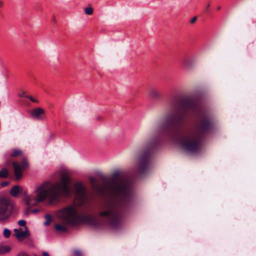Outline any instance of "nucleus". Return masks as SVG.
I'll return each instance as SVG.
<instances>
[{"label": "nucleus", "mask_w": 256, "mask_h": 256, "mask_svg": "<svg viewBox=\"0 0 256 256\" xmlns=\"http://www.w3.org/2000/svg\"><path fill=\"white\" fill-rule=\"evenodd\" d=\"M30 212H32V213H37V212H40V210H38V209H34V210H32Z\"/></svg>", "instance_id": "obj_26"}, {"label": "nucleus", "mask_w": 256, "mask_h": 256, "mask_svg": "<svg viewBox=\"0 0 256 256\" xmlns=\"http://www.w3.org/2000/svg\"><path fill=\"white\" fill-rule=\"evenodd\" d=\"M181 64L185 70H191L194 66L195 59L192 56H184L181 60Z\"/></svg>", "instance_id": "obj_8"}, {"label": "nucleus", "mask_w": 256, "mask_h": 256, "mask_svg": "<svg viewBox=\"0 0 256 256\" xmlns=\"http://www.w3.org/2000/svg\"><path fill=\"white\" fill-rule=\"evenodd\" d=\"M57 217L61 219L64 224L74 226L80 222H86L96 224V220L92 216L86 214H80L74 206H68L60 210Z\"/></svg>", "instance_id": "obj_4"}, {"label": "nucleus", "mask_w": 256, "mask_h": 256, "mask_svg": "<svg viewBox=\"0 0 256 256\" xmlns=\"http://www.w3.org/2000/svg\"><path fill=\"white\" fill-rule=\"evenodd\" d=\"M11 232L10 230L5 228L4 231V235L6 238H8L10 236Z\"/></svg>", "instance_id": "obj_21"}, {"label": "nucleus", "mask_w": 256, "mask_h": 256, "mask_svg": "<svg viewBox=\"0 0 256 256\" xmlns=\"http://www.w3.org/2000/svg\"><path fill=\"white\" fill-rule=\"evenodd\" d=\"M14 235L18 238H26L30 236V232L27 226H25V230L23 231L22 228L14 230Z\"/></svg>", "instance_id": "obj_10"}, {"label": "nucleus", "mask_w": 256, "mask_h": 256, "mask_svg": "<svg viewBox=\"0 0 256 256\" xmlns=\"http://www.w3.org/2000/svg\"><path fill=\"white\" fill-rule=\"evenodd\" d=\"M16 256H30L28 254L24 252H20Z\"/></svg>", "instance_id": "obj_24"}, {"label": "nucleus", "mask_w": 256, "mask_h": 256, "mask_svg": "<svg viewBox=\"0 0 256 256\" xmlns=\"http://www.w3.org/2000/svg\"><path fill=\"white\" fill-rule=\"evenodd\" d=\"M20 189L18 186H14L10 190V194L13 197H17L20 192Z\"/></svg>", "instance_id": "obj_13"}, {"label": "nucleus", "mask_w": 256, "mask_h": 256, "mask_svg": "<svg viewBox=\"0 0 256 256\" xmlns=\"http://www.w3.org/2000/svg\"><path fill=\"white\" fill-rule=\"evenodd\" d=\"M18 224L20 226H26V222L24 220H20L18 222Z\"/></svg>", "instance_id": "obj_22"}, {"label": "nucleus", "mask_w": 256, "mask_h": 256, "mask_svg": "<svg viewBox=\"0 0 256 256\" xmlns=\"http://www.w3.org/2000/svg\"><path fill=\"white\" fill-rule=\"evenodd\" d=\"M70 178L65 174L62 175L60 182L54 184L46 182L40 185L32 194L24 198L26 205L36 206L47 200L50 204L57 203L61 196L68 197L71 194L69 186Z\"/></svg>", "instance_id": "obj_3"}, {"label": "nucleus", "mask_w": 256, "mask_h": 256, "mask_svg": "<svg viewBox=\"0 0 256 256\" xmlns=\"http://www.w3.org/2000/svg\"><path fill=\"white\" fill-rule=\"evenodd\" d=\"M10 250V247L8 246H0V254H3L9 252Z\"/></svg>", "instance_id": "obj_15"}, {"label": "nucleus", "mask_w": 256, "mask_h": 256, "mask_svg": "<svg viewBox=\"0 0 256 256\" xmlns=\"http://www.w3.org/2000/svg\"><path fill=\"white\" fill-rule=\"evenodd\" d=\"M149 94L150 96L154 100H160L162 97V94L160 91L156 88H150Z\"/></svg>", "instance_id": "obj_11"}, {"label": "nucleus", "mask_w": 256, "mask_h": 256, "mask_svg": "<svg viewBox=\"0 0 256 256\" xmlns=\"http://www.w3.org/2000/svg\"><path fill=\"white\" fill-rule=\"evenodd\" d=\"M28 166V162L25 158L22 159V160L21 162V165L19 164L16 162H14L13 163L14 172L16 180H19L21 178L22 176V170L26 168Z\"/></svg>", "instance_id": "obj_7"}, {"label": "nucleus", "mask_w": 256, "mask_h": 256, "mask_svg": "<svg viewBox=\"0 0 256 256\" xmlns=\"http://www.w3.org/2000/svg\"><path fill=\"white\" fill-rule=\"evenodd\" d=\"M8 170L6 168H2L0 171V178H5L7 177Z\"/></svg>", "instance_id": "obj_16"}, {"label": "nucleus", "mask_w": 256, "mask_h": 256, "mask_svg": "<svg viewBox=\"0 0 256 256\" xmlns=\"http://www.w3.org/2000/svg\"><path fill=\"white\" fill-rule=\"evenodd\" d=\"M30 208H28L25 212L26 214H28L30 213Z\"/></svg>", "instance_id": "obj_29"}, {"label": "nucleus", "mask_w": 256, "mask_h": 256, "mask_svg": "<svg viewBox=\"0 0 256 256\" xmlns=\"http://www.w3.org/2000/svg\"><path fill=\"white\" fill-rule=\"evenodd\" d=\"M122 175L118 170L112 173L108 184L112 196L102 203L99 213L106 224L114 230L121 227L122 220L131 208L134 199L132 184L127 180H120Z\"/></svg>", "instance_id": "obj_2"}, {"label": "nucleus", "mask_w": 256, "mask_h": 256, "mask_svg": "<svg viewBox=\"0 0 256 256\" xmlns=\"http://www.w3.org/2000/svg\"><path fill=\"white\" fill-rule=\"evenodd\" d=\"M19 96L20 98H26L29 99L30 101L34 103H38V100L33 98L32 96L26 94L24 92H22L19 94Z\"/></svg>", "instance_id": "obj_14"}, {"label": "nucleus", "mask_w": 256, "mask_h": 256, "mask_svg": "<svg viewBox=\"0 0 256 256\" xmlns=\"http://www.w3.org/2000/svg\"><path fill=\"white\" fill-rule=\"evenodd\" d=\"M4 4L3 1L0 0V8H2L4 6Z\"/></svg>", "instance_id": "obj_30"}, {"label": "nucleus", "mask_w": 256, "mask_h": 256, "mask_svg": "<svg viewBox=\"0 0 256 256\" xmlns=\"http://www.w3.org/2000/svg\"><path fill=\"white\" fill-rule=\"evenodd\" d=\"M198 17H192V18L190 20V22L192 24H194L197 20Z\"/></svg>", "instance_id": "obj_25"}, {"label": "nucleus", "mask_w": 256, "mask_h": 256, "mask_svg": "<svg viewBox=\"0 0 256 256\" xmlns=\"http://www.w3.org/2000/svg\"><path fill=\"white\" fill-rule=\"evenodd\" d=\"M168 108L158 123L157 134L146 142L138 154L136 170L141 176L150 172L153 154L162 138L180 133L187 114H194L196 118L194 127L182 132L178 138V142L184 152L190 154L200 152L206 138L214 128L212 116L191 98H173L168 102Z\"/></svg>", "instance_id": "obj_1"}, {"label": "nucleus", "mask_w": 256, "mask_h": 256, "mask_svg": "<svg viewBox=\"0 0 256 256\" xmlns=\"http://www.w3.org/2000/svg\"><path fill=\"white\" fill-rule=\"evenodd\" d=\"M42 256H50L49 254H48V252H42Z\"/></svg>", "instance_id": "obj_28"}, {"label": "nucleus", "mask_w": 256, "mask_h": 256, "mask_svg": "<svg viewBox=\"0 0 256 256\" xmlns=\"http://www.w3.org/2000/svg\"><path fill=\"white\" fill-rule=\"evenodd\" d=\"M22 151L19 150H14L13 152L10 154L12 157H16L20 155Z\"/></svg>", "instance_id": "obj_20"}, {"label": "nucleus", "mask_w": 256, "mask_h": 256, "mask_svg": "<svg viewBox=\"0 0 256 256\" xmlns=\"http://www.w3.org/2000/svg\"><path fill=\"white\" fill-rule=\"evenodd\" d=\"M94 10L91 6L84 8V12L86 15H92L93 14Z\"/></svg>", "instance_id": "obj_19"}, {"label": "nucleus", "mask_w": 256, "mask_h": 256, "mask_svg": "<svg viewBox=\"0 0 256 256\" xmlns=\"http://www.w3.org/2000/svg\"><path fill=\"white\" fill-rule=\"evenodd\" d=\"M90 181L92 185V188L95 190L96 189L98 188L96 180L94 178L90 177Z\"/></svg>", "instance_id": "obj_17"}, {"label": "nucleus", "mask_w": 256, "mask_h": 256, "mask_svg": "<svg viewBox=\"0 0 256 256\" xmlns=\"http://www.w3.org/2000/svg\"><path fill=\"white\" fill-rule=\"evenodd\" d=\"M59 219L60 220V218ZM60 220L62 222L63 224H56L54 225V229L56 230V231L58 232H67L68 230L66 226L68 225L64 224V222L61 219Z\"/></svg>", "instance_id": "obj_12"}, {"label": "nucleus", "mask_w": 256, "mask_h": 256, "mask_svg": "<svg viewBox=\"0 0 256 256\" xmlns=\"http://www.w3.org/2000/svg\"><path fill=\"white\" fill-rule=\"evenodd\" d=\"M52 22H56V19H55V18H53V20H52Z\"/></svg>", "instance_id": "obj_31"}, {"label": "nucleus", "mask_w": 256, "mask_h": 256, "mask_svg": "<svg viewBox=\"0 0 256 256\" xmlns=\"http://www.w3.org/2000/svg\"><path fill=\"white\" fill-rule=\"evenodd\" d=\"M16 210V206L10 198H0V222H6Z\"/></svg>", "instance_id": "obj_5"}, {"label": "nucleus", "mask_w": 256, "mask_h": 256, "mask_svg": "<svg viewBox=\"0 0 256 256\" xmlns=\"http://www.w3.org/2000/svg\"><path fill=\"white\" fill-rule=\"evenodd\" d=\"M74 254L76 256H80L82 252L80 250H76L74 251Z\"/></svg>", "instance_id": "obj_23"}, {"label": "nucleus", "mask_w": 256, "mask_h": 256, "mask_svg": "<svg viewBox=\"0 0 256 256\" xmlns=\"http://www.w3.org/2000/svg\"><path fill=\"white\" fill-rule=\"evenodd\" d=\"M76 196L80 204H82L86 200V190L84 186L80 182H77L74 184Z\"/></svg>", "instance_id": "obj_6"}, {"label": "nucleus", "mask_w": 256, "mask_h": 256, "mask_svg": "<svg viewBox=\"0 0 256 256\" xmlns=\"http://www.w3.org/2000/svg\"><path fill=\"white\" fill-rule=\"evenodd\" d=\"M30 114L36 120H43L44 118L45 110L41 108H36L31 111Z\"/></svg>", "instance_id": "obj_9"}, {"label": "nucleus", "mask_w": 256, "mask_h": 256, "mask_svg": "<svg viewBox=\"0 0 256 256\" xmlns=\"http://www.w3.org/2000/svg\"><path fill=\"white\" fill-rule=\"evenodd\" d=\"M45 218L46 221L44 222V225L46 226H49L52 222V216L48 214L45 216Z\"/></svg>", "instance_id": "obj_18"}, {"label": "nucleus", "mask_w": 256, "mask_h": 256, "mask_svg": "<svg viewBox=\"0 0 256 256\" xmlns=\"http://www.w3.org/2000/svg\"><path fill=\"white\" fill-rule=\"evenodd\" d=\"M8 182H3L2 183V186H8Z\"/></svg>", "instance_id": "obj_27"}]
</instances>
